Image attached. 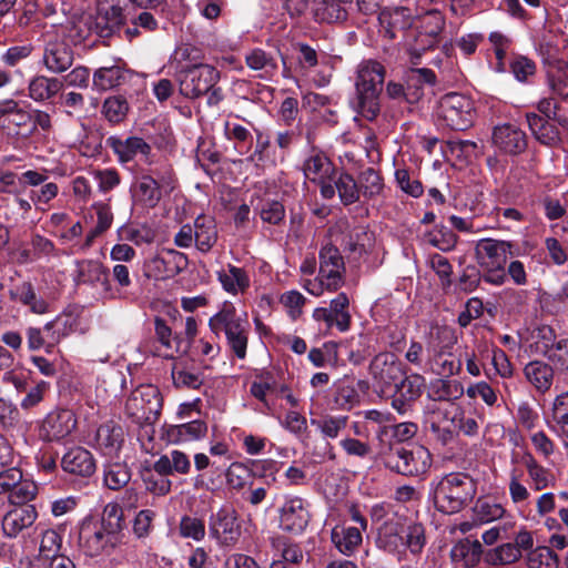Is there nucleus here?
<instances>
[{
    "label": "nucleus",
    "instance_id": "nucleus-52",
    "mask_svg": "<svg viewBox=\"0 0 568 568\" xmlns=\"http://www.w3.org/2000/svg\"><path fill=\"white\" fill-rule=\"evenodd\" d=\"M425 387V378L419 374H412L400 378L394 386L396 394L407 402L417 399Z\"/></svg>",
    "mask_w": 568,
    "mask_h": 568
},
{
    "label": "nucleus",
    "instance_id": "nucleus-10",
    "mask_svg": "<svg viewBox=\"0 0 568 568\" xmlns=\"http://www.w3.org/2000/svg\"><path fill=\"white\" fill-rule=\"evenodd\" d=\"M0 129L8 136L27 139L34 133L33 115L19 101L0 100Z\"/></svg>",
    "mask_w": 568,
    "mask_h": 568
},
{
    "label": "nucleus",
    "instance_id": "nucleus-32",
    "mask_svg": "<svg viewBox=\"0 0 568 568\" xmlns=\"http://www.w3.org/2000/svg\"><path fill=\"white\" fill-rule=\"evenodd\" d=\"M485 552L478 540L464 538L452 548L450 557L453 561L462 562L466 568H473L481 558L484 559Z\"/></svg>",
    "mask_w": 568,
    "mask_h": 568
},
{
    "label": "nucleus",
    "instance_id": "nucleus-63",
    "mask_svg": "<svg viewBox=\"0 0 568 568\" xmlns=\"http://www.w3.org/2000/svg\"><path fill=\"white\" fill-rule=\"evenodd\" d=\"M260 216L264 223L280 225L285 219V207L276 200H266L261 204Z\"/></svg>",
    "mask_w": 568,
    "mask_h": 568
},
{
    "label": "nucleus",
    "instance_id": "nucleus-46",
    "mask_svg": "<svg viewBox=\"0 0 568 568\" xmlns=\"http://www.w3.org/2000/svg\"><path fill=\"white\" fill-rule=\"evenodd\" d=\"M246 65L254 71H262V77H272L277 70V62L273 54L263 49L255 48L245 55Z\"/></svg>",
    "mask_w": 568,
    "mask_h": 568
},
{
    "label": "nucleus",
    "instance_id": "nucleus-64",
    "mask_svg": "<svg viewBox=\"0 0 568 568\" xmlns=\"http://www.w3.org/2000/svg\"><path fill=\"white\" fill-rule=\"evenodd\" d=\"M426 236L429 244L443 252H449L455 248L458 241V236L444 225L436 233H428Z\"/></svg>",
    "mask_w": 568,
    "mask_h": 568
},
{
    "label": "nucleus",
    "instance_id": "nucleus-48",
    "mask_svg": "<svg viewBox=\"0 0 568 568\" xmlns=\"http://www.w3.org/2000/svg\"><path fill=\"white\" fill-rule=\"evenodd\" d=\"M131 479V470L125 463H110L104 466V484L109 489L119 490Z\"/></svg>",
    "mask_w": 568,
    "mask_h": 568
},
{
    "label": "nucleus",
    "instance_id": "nucleus-17",
    "mask_svg": "<svg viewBox=\"0 0 568 568\" xmlns=\"http://www.w3.org/2000/svg\"><path fill=\"white\" fill-rule=\"evenodd\" d=\"M189 261L184 253L169 248L152 257L148 264V276L155 280L172 278L187 267Z\"/></svg>",
    "mask_w": 568,
    "mask_h": 568
},
{
    "label": "nucleus",
    "instance_id": "nucleus-57",
    "mask_svg": "<svg viewBox=\"0 0 568 568\" xmlns=\"http://www.w3.org/2000/svg\"><path fill=\"white\" fill-rule=\"evenodd\" d=\"M523 463L527 468L529 477L534 481L536 490H542L549 486L552 475L548 469L539 465L531 454H526L523 457Z\"/></svg>",
    "mask_w": 568,
    "mask_h": 568
},
{
    "label": "nucleus",
    "instance_id": "nucleus-18",
    "mask_svg": "<svg viewBox=\"0 0 568 568\" xmlns=\"http://www.w3.org/2000/svg\"><path fill=\"white\" fill-rule=\"evenodd\" d=\"M349 300L346 293H339L329 303L328 307H317L313 312L316 322H323L327 328L336 326L339 332L351 327L352 316L348 311Z\"/></svg>",
    "mask_w": 568,
    "mask_h": 568
},
{
    "label": "nucleus",
    "instance_id": "nucleus-9",
    "mask_svg": "<svg viewBox=\"0 0 568 568\" xmlns=\"http://www.w3.org/2000/svg\"><path fill=\"white\" fill-rule=\"evenodd\" d=\"M129 0H103L99 2L93 30L103 39L119 33L129 21Z\"/></svg>",
    "mask_w": 568,
    "mask_h": 568
},
{
    "label": "nucleus",
    "instance_id": "nucleus-62",
    "mask_svg": "<svg viewBox=\"0 0 568 568\" xmlns=\"http://www.w3.org/2000/svg\"><path fill=\"white\" fill-rule=\"evenodd\" d=\"M62 538L61 536L53 529H48L42 534L39 555L44 560H50L51 558L60 555Z\"/></svg>",
    "mask_w": 568,
    "mask_h": 568
},
{
    "label": "nucleus",
    "instance_id": "nucleus-47",
    "mask_svg": "<svg viewBox=\"0 0 568 568\" xmlns=\"http://www.w3.org/2000/svg\"><path fill=\"white\" fill-rule=\"evenodd\" d=\"M521 557V552L513 542L503 544L494 549H489L484 555V561L490 566H506L516 562Z\"/></svg>",
    "mask_w": 568,
    "mask_h": 568
},
{
    "label": "nucleus",
    "instance_id": "nucleus-54",
    "mask_svg": "<svg viewBox=\"0 0 568 568\" xmlns=\"http://www.w3.org/2000/svg\"><path fill=\"white\" fill-rule=\"evenodd\" d=\"M358 185L361 194L366 199H372L382 193L384 183L381 174L373 168L363 170L358 175Z\"/></svg>",
    "mask_w": 568,
    "mask_h": 568
},
{
    "label": "nucleus",
    "instance_id": "nucleus-53",
    "mask_svg": "<svg viewBox=\"0 0 568 568\" xmlns=\"http://www.w3.org/2000/svg\"><path fill=\"white\" fill-rule=\"evenodd\" d=\"M546 69L548 84L551 91L561 99L568 98V63Z\"/></svg>",
    "mask_w": 568,
    "mask_h": 568
},
{
    "label": "nucleus",
    "instance_id": "nucleus-19",
    "mask_svg": "<svg viewBox=\"0 0 568 568\" xmlns=\"http://www.w3.org/2000/svg\"><path fill=\"white\" fill-rule=\"evenodd\" d=\"M513 244L506 241L483 239L476 245V258L480 267L505 266L511 255Z\"/></svg>",
    "mask_w": 568,
    "mask_h": 568
},
{
    "label": "nucleus",
    "instance_id": "nucleus-4",
    "mask_svg": "<svg viewBox=\"0 0 568 568\" xmlns=\"http://www.w3.org/2000/svg\"><path fill=\"white\" fill-rule=\"evenodd\" d=\"M436 74L427 68L413 69L407 74L405 83L389 81L386 84V98L390 105L398 109L400 114L413 111L424 97V84H435Z\"/></svg>",
    "mask_w": 568,
    "mask_h": 568
},
{
    "label": "nucleus",
    "instance_id": "nucleus-43",
    "mask_svg": "<svg viewBox=\"0 0 568 568\" xmlns=\"http://www.w3.org/2000/svg\"><path fill=\"white\" fill-rule=\"evenodd\" d=\"M541 353L550 362L555 371L568 376V338L546 344Z\"/></svg>",
    "mask_w": 568,
    "mask_h": 568
},
{
    "label": "nucleus",
    "instance_id": "nucleus-25",
    "mask_svg": "<svg viewBox=\"0 0 568 568\" xmlns=\"http://www.w3.org/2000/svg\"><path fill=\"white\" fill-rule=\"evenodd\" d=\"M106 145L118 155L121 163H126L134 159L136 154L149 155L151 146L138 136H129L121 139L118 136H110L106 139Z\"/></svg>",
    "mask_w": 568,
    "mask_h": 568
},
{
    "label": "nucleus",
    "instance_id": "nucleus-16",
    "mask_svg": "<svg viewBox=\"0 0 568 568\" xmlns=\"http://www.w3.org/2000/svg\"><path fill=\"white\" fill-rule=\"evenodd\" d=\"M77 426L72 410L58 408L50 412L39 427V437L44 442H60L68 437Z\"/></svg>",
    "mask_w": 568,
    "mask_h": 568
},
{
    "label": "nucleus",
    "instance_id": "nucleus-42",
    "mask_svg": "<svg viewBox=\"0 0 568 568\" xmlns=\"http://www.w3.org/2000/svg\"><path fill=\"white\" fill-rule=\"evenodd\" d=\"M170 474H162L158 469V460L153 464L152 468H146L142 471V480L148 491L155 496H165L171 491L172 481L169 478Z\"/></svg>",
    "mask_w": 568,
    "mask_h": 568
},
{
    "label": "nucleus",
    "instance_id": "nucleus-35",
    "mask_svg": "<svg viewBox=\"0 0 568 568\" xmlns=\"http://www.w3.org/2000/svg\"><path fill=\"white\" fill-rule=\"evenodd\" d=\"M217 241L215 221L212 217L200 215L194 221V243L196 247L207 253Z\"/></svg>",
    "mask_w": 568,
    "mask_h": 568
},
{
    "label": "nucleus",
    "instance_id": "nucleus-40",
    "mask_svg": "<svg viewBox=\"0 0 568 568\" xmlns=\"http://www.w3.org/2000/svg\"><path fill=\"white\" fill-rule=\"evenodd\" d=\"M158 469L162 474L187 475L191 470V462L189 456L178 449L171 450L169 454L160 456L158 459Z\"/></svg>",
    "mask_w": 568,
    "mask_h": 568
},
{
    "label": "nucleus",
    "instance_id": "nucleus-31",
    "mask_svg": "<svg viewBox=\"0 0 568 568\" xmlns=\"http://www.w3.org/2000/svg\"><path fill=\"white\" fill-rule=\"evenodd\" d=\"M303 171L311 182L322 181L323 179L331 180L336 172L333 163L326 154L322 151L315 150H313L310 156L305 160Z\"/></svg>",
    "mask_w": 568,
    "mask_h": 568
},
{
    "label": "nucleus",
    "instance_id": "nucleus-49",
    "mask_svg": "<svg viewBox=\"0 0 568 568\" xmlns=\"http://www.w3.org/2000/svg\"><path fill=\"white\" fill-rule=\"evenodd\" d=\"M334 402L341 409L344 410H351L353 407L359 404L361 396L357 393L353 379L345 377L336 384Z\"/></svg>",
    "mask_w": 568,
    "mask_h": 568
},
{
    "label": "nucleus",
    "instance_id": "nucleus-24",
    "mask_svg": "<svg viewBox=\"0 0 568 568\" xmlns=\"http://www.w3.org/2000/svg\"><path fill=\"white\" fill-rule=\"evenodd\" d=\"M37 510L32 505L14 506L2 519L6 536L17 537L23 529L30 527L37 519Z\"/></svg>",
    "mask_w": 568,
    "mask_h": 568
},
{
    "label": "nucleus",
    "instance_id": "nucleus-6",
    "mask_svg": "<svg viewBox=\"0 0 568 568\" xmlns=\"http://www.w3.org/2000/svg\"><path fill=\"white\" fill-rule=\"evenodd\" d=\"M382 458L387 469L403 476L423 475L432 465L429 450L420 445H390Z\"/></svg>",
    "mask_w": 568,
    "mask_h": 568
},
{
    "label": "nucleus",
    "instance_id": "nucleus-28",
    "mask_svg": "<svg viewBox=\"0 0 568 568\" xmlns=\"http://www.w3.org/2000/svg\"><path fill=\"white\" fill-rule=\"evenodd\" d=\"M524 375L538 392L546 393L552 385L555 369L550 364L535 359L525 365Z\"/></svg>",
    "mask_w": 568,
    "mask_h": 568
},
{
    "label": "nucleus",
    "instance_id": "nucleus-61",
    "mask_svg": "<svg viewBox=\"0 0 568 568\" xmlns=\"http://www.w3.org/2000/svg\"><path fill=\"white\" fill-rule=\"evenodd\" d=\"M429 266L439 277L442 288L447 291L453 284V266L448 258L437 253L433 254L429 257Z\"/></svg>",
    "mask_w": 568,
    "mask_h": 568
},
{
    "label": "nucleus",
    "instance_id": "nucleus-59",
    "mask_svg": "<svg viewBox=\"0 0 568 568\" xmlns=\"http://www.w3.org/2000/svg\"><path fill=\"white\" fill-rule=\"evenodd\" d=\"M558 557L550 547H537L528 554L529 568H558Z\"/></svg>",
    "mask_w": 568,
    "mask_h": 568
},
{
    "label": "nucleus",
    "instance_id": "nucleus-8",
    "mask_svg": "<svg viewBox=\"0 0 568 568\" xmlns=\"http://www.w3.org/2000/svg\"><path fill=\"white\" fill-rule=\"evenodd\" d=\"M438 116L452 130H467L475 120L474 102L470 98L460 93L445 94L438 103Z\"/></svg>",
    "mask_w": 568,
    "mask_h": 568
},
{
    "label": "nucleus",
    "instance_id": "nucleus-21",
    "mask_svg": "<svg viewBox=\"0 0 568 568\" xmlns=\"http://www.w3.org/2000/svg\"><path fill=\"white\" fill-rule=\"evenodd\" d=\"M494 144L508 154H519L527 148L526 134L513 124H503L494 129Z\"/></svg>",
    "mask_w": 568,
    "mask_h": 568
},
{
    "label": "nucleus",
    "instance_id": "nucleus-41",
    "mask_svg": "<svg viewBox=\"0 0 568 568\" xmlns=\"http://www.w3.org/2000/svg\"><path fill=\"white\" fill-rule=\"evenodd\" d=\"M62 87L63 82L57 78L38 75L29 83V97L37 102L45 101L54 97Z\"/></svg>",
    "mask_w": 568,
    "mask_h": 568
},
{
    "label": "nucleus",
    "instance_id": "nucleus-39",
    "mask_svg": "<svg viewBox=\"0 0 568 568\" xmlns=\"http://www.w3.org/2000/svg\"><path fill=\"white\" fill-rule=\"evenodd\" d=\"M377 546L388 552H396L403 547L400 520H386L378 530Z\"/></svg>",
    "mask_w": 568,
    "mask_h": 568
},
{
    "label": "nucleus",
    "instance_id": "nucleus-12",
    "mask_svg": "<svg viewBox=\"0 0 568 568\" xmlns=\"http://www.w3.org/2000/svg\"><path fill=\"white\" fill-rule=\"evenodd\" d=\"M71 327L69 318L61 315L45 323L43 327L30 326L26 329L28 348H44L47 353H52L61 339L69 335Z\"/></svg>",
    "mask_w": 568,
    "mask_h": 568
},
{
    "label": "nucleus",
    "instance_id": "nucleus-5",
    "mask_svg": "<svg viewBox=\"0 0 568 568\" xmlns=\"http://www.w3.org/2000/svg\"><path fill=\"white\" fill-rule=\"evenodd\" d=\"M209 326L216 336L225 334L227 344L236 357H245L250 332L246 315L240 316L231 303H225L222 310L210 318Z\"/></svg>",
    "mask_w": 568,
    "mask_h": 568
},
{
    "label": "nucleus",
    "instance_id": "nucleus-30",
    "mask_svg": "<svg viewBox=\"0 0 568 568\" xmlns=\"http://www.w3.org/2000/svg\"><path fill=\"white\" fill-rule=\"evenodd\" d=\"M206 433L207 425L201 419L171 425L166 428L168 440L174 444L201 439Z\"/></svg>",
    "mask_w": 568,
    "mask_h": 568
},
{
    "label": "nucleus",
    "instance_id": "nucleus-36",
    "mask_svg": "<svg viewBox=\"0 0 568 568\" xmlns=\"http://www.w3.org/2000/svg\"><path fill=\"white\" fill-rule=\"evenodd\" d=\"M400 532L403 547L408 549L412 555H419L426 545L424 525L414 520H400Z\"/></svg>",
    "mask_w": 568,
    "mask_h": 568
},
{
    "label": "nucleus",
    "instance_id": "nucleus-11",
    "mask_svg": "<svg viewBox=\"0 0 568 568\" xmlns=\"http://www.w3.org/2000/svg\"><path fill=\"white\" fill-rule=\"evenodd\" d=\"M173 189L171 176L161 174L158 170L141 172L131 186L133 203L141 207L153 209L162 199V190Z\"/></svg>",
    "mask_w": 568,
    "mask_h": 568
},
{
    "label": "nucleus",
    "instance_id": "nucleus-55",
    "mask_svg": "<svg viewBox=\"0 0 568 568\" xmlns=\"http://www.w3.org/2000/svg\"><path fill=\"white\" fill-rule=\"evenodd\" d=\"M366 237L367 233L363 227H355L344 235L341 245L349 256L358 258L366 253Z\"/></svg>",
    "mask_w": 568,
    "mask_h": 568
},
{
    "label": "nucleus",
    "instance_id": "nucleus-33",
    "mask_svg": "<svg viewBox=\"0 0 568 568\" xmlns=\"http://www.w3.org/2000/svg\"><path fill=\"white\" fill-rule=\"evenodd\" d=\"M79 540L90 556H97L105 548L110 538L98 524L84 523L80 529Z\"/></svg>",
    "mask_w": 568,
    "mask_h": 568
},
{
    "label": "nucleus",
    "instance_id": "nucleus-50",
    "mask_svg": "<svg viewBox=\"0 0 568 568\" xmlns=\"http://www.w3.org/2000/svg\"><path fill=\"white\" fill-rule=\"evenodd\" d=\"M125 71L118 65L98 69L93 74V84L100 90H109L125 81Z\"/></svg>",
    "mask_w": 568,
    "mask_h": 568
},
{
    "label": "nucleus",
    "instance_id": "nucleus-45",
    "mask_svg": "<svg viewBox=\"0 0 568 568\" xmlns=\"http://www.w3.org/2000/svg\"><path fill=\"white\" fill-rule=\"evenodd\" d=\"M464 394L463 385L456 379H436L430 384L428 396L435 400H455Z\"/></svg>",
    "mask_w": 568,
    "mask_h": 568
},
{
    "label": "nucleus",
    "instance_id": "nucleus-7",
    "mask_svg": "<svg viewBox=\"0 0 568 568\" xmlns=\"http://www.w3.org/2000/svg\"><path fill=\"white\" fill-rule=\"evenodd\" d=\"M162 409V396L153 385H141L135 388L125 402L126 414L136 424H154Z\"/></svg>",
    "mask_w": 568,
    "mask_h": 568
},
{
    "label": "nucleus",
    "instance_id": "nucleus-15",
    "mask_svg": "<svg viewBox=\"0 0 568 568\" xmlns=\"http://www.w3.org/2000/svg\"><path fill=\"white\" fill-rule=\"evenodd\" d=\"M209 534L220 546H234L241 536V526L235 511L221 508L212 514L209 521Z\"/></svg>",
    "mask_w": 568,
    "mask_h": 568
},
{
    "label": "nucleus",
    "instance_id": "nucleus-22",
    "mask_svg": "<svg viewBox=\"0 0 568 568\" xmlns=\"http://www.w3.org/2000/svg\"><path fill=\"white\" fill-rule=\"evenodd\" d=\"M61 466L64 471L81 477L92 476L97 468L93 455L83 447L69 449L61 459Z\"/></svg>",
    "mask_w": 568,
    "mask_h": 568
},
{
    "label": "nucleus",
    "instance_id": "nucleus-56",
    "mask_svg": "<svg viewBox=\"0 0 568 568\" xmlns=\"http://www.w3.org/2000/svg\"><path fill=\"white\" fill-rule=\"evenodd\" d=\"M129 112V103L122 95H112L104 100L102 113L111 123L122 122Z\"/></svg>",
    "mask_w": 568,
    "mask_h": 568
},
{
    "label": "nucleus",
    "instance_id": "nucleus-37",
    "mask_svg": "<svg viewBox=\"0 0 568 568\" xmlns=\"http://www.w3.org/2000/svg\"><path fill=\"white\" fill-rule=\"evenodd\" d=\"M526 119L532 135L541 144L552 146L559 141L558 129L548 120L536 113H527Z\"/></svg>",
    "mask_w": 568,
    "mask_h": 568
},
{
    "label": "nucleus",
    "instance_id": "nucleus-26",
    "mask_svg": "<svg viewBox=\"0 0 568 568\" xmlns=\"http://www.w3.org/2000/svg\"><path fill=\"white\" fill-rule=\"evenodd\" d=\"M44 65L53 73L67 71L73 63V51L63 41L49 42L43 53Z\"/></svg>",
    "mask_w": 568,
    "mask_h": 568
},
{
    "label": "nucleus",
    "instance_id": "nucleus-60",
    "mask_svg": "<svg viewBox=\"0 0 568 568\" xmlns=\"http://www.w3.org/2000/svg\"><path fill=\"white\" fill-rule=\"evenodd\" d=\"M445 17L438 10H429L422 19L419 33H423V36L440 39V34L445 29Z\"/></svg>",
    "mask_w": 568,
    "mask_h": 568
},
{
    "label": "nucleus",
    "instance_id": "nucleus-23",
    "mask_svg": "<svg viewBox=\"0 0 568 568\" xmlns=\"http://www.w3.org/2000/svg\"><path fill=\"white\" fill-rule=\"evenodd\" d=\"M351 7L352 0H314V18L320 23H343Z\"/></svg>",
    "mask_w": 568,
    "mask_h": 568
},
{
    "label": "nucleus",
    "instance_id": "nucleus-38",
    "mask_svg": "<svg viewBox=\"0 0 568 568\" xmlns=\"http://www.w3.org/2000/svg\"><path fill=\"white\" fill-rule=\"evenodd\" d=\"M336 184L337 194L343 205L348 206L359 201L361 190L358 181L347 172H335L331 178Z\"/></svg>",
    "mask_w": 568,
    "mask_h": 568
},
{
    "label": "nucleus",
    "instance_id": "nucleus-1",
    "mask_svg": "<svg viewBox=\"0 0 568 568\" xmlns=\"http://www.w3.org/2000/svg\"><path fill=\"white\" fill-rule=\"evenodd\" d=\"M385 80V68L377 61H363L355 80V110L368 121L377 118L381 111L379 97Z\"/></svg>",
    "mask_w": 568,
    "mask_h": 568
},
{
    "label": "nucleus",
    "instance_id": "nucleus-2",
    "mask_svg": "<svg viewBox=\"0 0 568 568\" xmlns=\"http://www.w3.org/2000/svg\"><path fill=\"white\" fill-rule=\"evenodd\" d=\"M175 78L180 93L185 98L197 99L206 95L207 104L211 106L217 105L223 100L222 89L216 87L220 72L209 64H181Z\"/></svg>",
    "mask_w": 568,
    "mask_h": 568
},
{
    "label": "nucleus",
    "instance_id": "nucleus-27",
    "mask_svg": "<svg viewBox=\"0 0 568 568\" xmlns=\"http://www.w3.org/2000/svg\"><path fill=\"white\" fill-rule=\"evenodd\" d=\"M95 440L104 455L116 456L124 443V430L113 422L104 423L98 428Z\"/></svg>",
    "mask_w": 568,
    "mask_h": 568
},
{
    "label": "nucleus",
    "instance_id": "nucleus-3",
    "mask_svg": "<svg viewBox=\"0 0 568 568\" xmlns=\"http://www.w3.org/2000/svg\"><path fill=\"white\" fill-rule=\"evenodd\" d=\"M476 484L465 473H452L444 476L434 490L437 509L444 514L462 510L474 498Z\"/></svg>",
    "mask_w": 568,
    "mask_h": 568
},
{
    "label": "nucleus",
    "instance_id": "nucleus-51",
    "mask_svg": "<svg viewBox=\"0 0 568 568\" xmlns=\"http://www.w3.org/2000/svg\"><path fill=\"white\" fill-rule=\"evenodd\" d=\"M552 429L560 437L568 438V392L558 395L552 404Z\"/></svg>",
    "mask_w": 568,
    "mask_h": 568
},
{
    "label": "nucleus",
    "instance_id": "nucleus-58",
    "mask_svg": "<svg viewBox=\"0 0 568 568\" xmlns=\"http://www.w3.org/2000/svg\"><path fill=\"white\" fill-rule=\"evenodd\" d=\"M179 534L182 538L201 541L205 537L204 520L197 517L184 515L180 519Z\"/></svg>",
    "mask_w": 568,
    "mask_h": 568
},
{
    "label": "nucleus",
    "instance_id": "nucleus-34",
    "mask_svg": "<svg viewBox=\"0 0 568 568\" xmlns=\"http://www.w3.org/2000/svg\"><path fill=\"white\" fill-rule=\"evenodd\" d=\"M331 539L334 546L344 555H352L363 540L359 528L343 525H337L332 529Z\"/></svg>",
    "mask_w": 568,
    "mask_h": 568
},
{
    "label": "nucleus",
    "instance_id": "nucleus-44",
    "mask_svg": "<svg viewBox=\"0 0 568 568\" xmlns=\"http://www.w3.org/2000/svg\"><path fill=\"white\" fill-rule=\"evenodd\" d=\"M217 278L223 288L232 294L244 292L250 286L247 273L234 265H229L227 271L219 272Z\"/></svg>",
    "mask_w": 568,
    "mask_h": 568
},
{
    "label": "nucleus",
    "instance_id": "nucleus-14",
    "mask_svg": "<svg viewBox=\"0 0 568 568\" xmlns=\"http://www.w3.org/2000/svg\"><path fill=\"white\" fill-rule=\"evenodd\" d=\"M368 369L374 383L383 393L393 388L404 375L402 363L389 352L375 355Z\"/></svg>",
    "mask_w": 568,
    "mask_h": 568
},
{
    "label": "nucleus",
    "instance_id": "nucleus-29",
    "mask_svg": "<svg viewBox=\"0 0 568 568\" xmlns=\"http://www.w3.org/2000/svg\"><path fill=\"white\" fill-rule=\"evenodd\" d=\"M75 266L74 282L77 285H95L98 283L106 285L109 283V271L102 263L94 260H82L78 261Z\"/></svg>",
    "mask_w": 568,
    "mask_h": 568
},
{
    "label": "nucleus",
    "instance_id": "nucleus-20",
    "mask_svg": "<svg viewBox=\"0 0 568 568\" xmlns=\"http://www.w3.org/2000/svg\"><path fill=\"white\" fill-rule=\"evenodd\" d=\"M310 521V514L300 497L290 498L281 509V527L290 532H302Z\"/></svg>",
    "mask_w": 568,
    "mask_h": 568
},
{
    "label": "nucleus",
    "instance_id": "nucleus-13",
    "mask_svg": "<svg viewBox=\"0 0 568 568\" xmlns=\"http://www.w3.org/2000/svg\"><path fill=\"white\" fill-rule=\"evenodd\" d=\"M320 275L326 278V291L335 292L344 285L345 263L339 248L334 244L326 243L318 253Z\"/></svg>",
    "mask_w": 568,
    "mask_h": 568
}]
</instances>
